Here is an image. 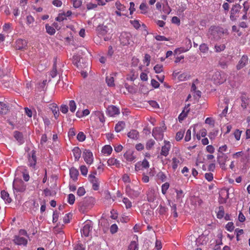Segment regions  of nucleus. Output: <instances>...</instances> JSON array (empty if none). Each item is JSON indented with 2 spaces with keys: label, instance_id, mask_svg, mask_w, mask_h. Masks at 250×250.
Returning a JSON list of instances; mask_svg holds the SVG:
<instances>
[{
  "label": "nucleus",
  "instance_id": "nucleus-48",
  "mask_svg": "<svg viewBox=\"0 0 250 250\" xmlns=\"http://www.w3.org/2000/svg\"><path fill=\"white\" fill-rule=\"evenodd\" d=\"M169 187V184L167 182H166L162 185V193L163 194H166L167 189Z\"/></svg>",
  "mask_w": 250,
  "mask_h": 250
},
{
  "label": "nucleus",
  "instance_id": "nucleus-12",
  "mask_svg": "<svg viewBox=\"0 0 250 250\" xmlns=\"http://www.w3.org/2000/svg\"><path fill=\"white\" fill-rule=\"evenodd\" d=\"M14 243L18 245L26 246L27 244V239L19 235L15 236L13 239Z\"/></svg>",
  "mask_w": 250,
  "mask_h": 250
},
{
  "label": "nucleus",
  "instance_id": "nucleus-41",
  "mask_svg": "<svg viewBox=\"0 0 250 250\" xmlns=\"http://www.w3.org/2000/svg\"><path fill=\"white\" fill-rule=\"evenodd\" d=\"M185 133V130H180L178 132H177L175 136V139L176 141H179L182 140L184 137Z\"/></svg>",
  "mask_w": 250,
  "mask_h": 250
},
{
  "label": "nucleus",
  "instance_id": "nucleus-26",
  "mask_svg": "<svg viewBox=\"0 0 250 250\" xmlns=\"http://www.w3.org/2000/svg\"><path fill=\"white\" fill-rule=\"evenodd\" d=\"M29 166L30 167H34L36 164V157L35 151L32 152V156L28 159Z\"/></svg>",
  "mask_w": 250,
  "mask_h": 250
},
{
  "label": "nucleus",
  "instance_id": "nucleus-3",
  "mask_svg": "<svg viewBox=\"0 0 250 250\" xmlns=\"http://www.w3.org/2000/svg\"><path fill=\"white\" fill-rule=\"evenodd\" d=\"M26 185L21 180L15 179L13 183L14 190L17 192H22L26 189Z\"/></svg>",
  "mask_w": 250,
  "mask_h": 250
},
{
  "label": "nucleus",
  "instance_id": "nucleus-63",
  "mask_svg": "<svg viewBox=\"0 0 250 250\" xmlns=\"http://www.w3.org/2000/svg\"><path fill=\"white\" fill-rule=\"evenodd\" d=\"M118 227L117 225L115 224L112 225L110 228V231L112 234H114V233H115L116 232H117L118 231Z\"/></svg>",
  "mask_w": 250,
  "mask_h": 250
},
{
  "label": "nucleus",
  "instance_id": "nucleus-18",
  "mask_svg": "<svg viewBox=\"0 0 250 250\" xmlns=\"http://www.w3.org/2000/svg\"><path fill=\"white\" fill-rule=\"evenodd\" d=\"M69 174L71 178L74 181H76L78 179L79 171L76 168L71 167L69 170Z\"/></svg>",
  "mask_w": 250,
  "mask_h": 250
},
{
  "label": "nucleus",
  "instance_id": "nucleus-59",
  "mask_svg": "<svg viewBox=\"0 0 250 250\" xmlns=\"http://www.w3.org/2000/svg\"><path fill=\"white\" fill-rule=\"evenodd\" d=\"M85 190L83 187H79L77 190V195L79 196H82L85 193Z\"/></svg>",
  "mask_w": 250,
  "mask_h": 250
},
{
  "label": "nucleus",
  "instance_id": "nucleus-19",
  "mask_svg": "<svg viewBox=\"0 0 250 250\" xmlns=\"http://www.w3.org/2000/svg\"><path fill=\"white\" fill-rule=\"evenodd\" d=\"M93 115H94L95 117H97L98 119L99 120L100 122L104 124L105 122V117L104 113L100 111H94L93 113Z\"/></svg>",
  "mask_w": 250,
  "mask_h": 250
},
{
  "label": "nucleus",
  "instance_id": "nucleus-47",
  "mask_svg": "<svg viewBox=\"0 0 250 250\" xmlns=\"http://www.w3.org/2000/svg\"><path fill=\"white\" fill-rule=\"evenodd\" d=\"M3 30L7 33L11 32V24L10 23H6L3 26Z\"/></svg>",
  "mask_w": 250,
  "mask_h": 250
},
{
  "label": "nucleus",
  "instance_id": "nucleus-28",
  "mask_svg": "<svg viewBox=\"0 0 250 250\" xmlns=\"http://www.w3.org/2000/svg\"><path fill=\"white\" fill-rule=\"evenodd\" d=\"M112 151V148L110 145L104 146L102 150V153L106 155H110Z\"/></svg>",
  "mask_w": 250,
  "mask_h": 250
},
{
  "label": "nucleus",
  "instance_id": "nucleus-55",
  "mask_svg": "<svg viewBox=\"0 0 250 250\" xmlns=\"http://www.w3.org/2000/svg\"><path fill=\"white\" fill-rule=\"evenodd\" d=\"M157 176L159 180H161L162 182H164L166 180L167 176L164 174V173L162 171L159 172L157 174Z\"/></svg>",
  "mask_w": 250,
  "mask_h": 250
},
{
  "label": "nucleus",
  "instance_id": "nucleus-62",
  "mask_svg": "<svg viewBox=\"0 0 250 250\" xmlns=\"http://www.w3.org/2000/svg\"><path fill=\"white\" fill-rule=\"evenodd\" d=\"M80 171L82 175L86 176L87 174L88 169L85 166H82L80 167Z\"/></svg>",
  "mask_w": 250,
  "mask_h": 250
},
{
  "label": "nucleus",
  "instance_id": "nucleus-43",
  "mask_svg": "<svg viewBox=\"0 0 250 250\" xmlns=\"http://www.w3.org/2000/svg\"><path fill=\"white\" fill-rule=\"evenodd\" d=\"M129 22L130 24L136 29H138L141 26L139 21L138 20H130Z\"/></svg>",
  "mask_w": 250,
  "mask_h": 250
},
{
  "label": "nucleus",
  "instance_id": "nucleus-36",
  "mask_svg": "<svg viewBox=\"0 0 250 250\" xmlns=\"http://www.w3.org/2000/svg\"><path fill=\"white\" fill-rule=\"evenodd\" d=\"M16 43H17V46H16L18 50H21L23 48L24 45H25L26 42L25 40H23L21 39H19L16 41Z\"/></svg>",
  "mask_w": 250,
  "mask_h": 250
},
{
  "label": "nucleus",
  "instance_id": "nucleus-58",
  "mask_svg": "<svg viewBox=\"0 0 250 250\" xmlns=\"http://www.w3.org/2000/svg\"><path fill=\"white\" fill-rule=\"evenodd\" d=\"M65 20H66V18L63 13L59 14L58 16L56 18V20L60 22L62 21Z\"/></svg>",
  "mask_w": 250,
  "mask_h": 250
},
{
  "label": "nucleus",
  "instance_id": "nucleus-34",
  "mask_svg": "<svg viewBox=\"0 0 250 250\" xmlns=\"http://www.w3.org/2000/svg\"><path fill=\"white\" fill-rule=\"evenodd\" d=\"M91 183L92 184V188L95 190H97L99 188V181L98 178L89 179Z\"/></svg>",
  "mask_w": 250,
  "mask_h": 250
},
{
  "label": "nucleus",
  "instance_id": "nucleus-40",
  "mask_svg": "<svg viewBox=\"0 0 250 250\" xmlns=\"http://www.w3.org/2000/svg\"><path fill=\"white\" fill-rule=\"evenodd\" d=\"M140 9L141 10V13L145 14L147 12L148 6L145 3H142L139 7Z\"/></svg>",
  "mask_w": 250,
  "mask_h": 250
},
{
  "label": "nucleus",
  "instance_id": "nucleus-10",
  "mask_svg": "<svg viewBox=\"0 0 250 250\" xmlns=\"http://www.w3.org/2000/svg\"><path fill=\"white\" fill-rule=\"evenodd\" d=\"M120 113V111L118 108L115 105H110L107 108V114L111 117L115 116Z\"/></svg>",
  "mask_w": 250,
  "mask_h": 250
},
{
  "label": "nucleus",
  "instance_id": "nucleus-31",
  "mask_svg": "<svg viewBox=\"0 0 250 250\" xmlns=\"http://www.w3.org/2000/svg\"><path fill=\"white\" fill-rule=\"evenodd\" d=\"M127 136L130 139L136 140L139 136V133L136 130H132L127 133Z\"/></svg>",
  "mask_w": 250,
  "mask_h": 250
},
{
  "label": "nucleus",
  "instance_id": "nucleus-29",
  "mask_svg": "<svg viewBox=\"0 0 250 250\" xmlns=\"http://www.w3.org/2000/svg\"><path fill=\"white\" fill-rule=\"evenodd\" d=\"M190 78V75L187 73H183L178 76V80L179 81L182 82L187 81Z\"/></svg>",
  "mask_w": 250,
  "mask_h": 250
},
{
  "label": "nucleus",
  "instance_id": "nucleus-61",
  "mask_svg": "<svg viewBox=\"0 0 250 250\" xmlns=\"http://www.w3.org/2000/svg\"><path fill=\"white\" fill-rule=\"evenodd\" d=\"M218 131L217 130H213V131L209 133L208 137L210 139H214L216 136L218 135Z\"/></svg>",
  "mask_w": 250,
  "mask_h": 250
},
{
  "label": "nucleus",
  "instance_id": "nucleus-45",
  "mask_svg": "<svg viewBox=\"0 0 250 250\" xmlns=\"http://www.w3.org/2000/svg\"><path fill=\"white\" fill-rule=\"evenodd\" d=\"M199 49L203 53H206L208 51V47L206 43H202L199 46Z\"/></svg>",
  "mask_w": 250,
  "mask_h": 250
},
{
  "label": "nucleus",
  "instance_id": "nucleus-50",
  "mask_svg": "<svg viewBox=\"0 0 250 250\" xmlns=\"http://www.w3.org/2000/svg\"><path fill=\"white\" fill-rule=\"evenodd\" d=\"M234 226L233 223L232 222H229L227 223L226 226V229L230 232L234 230Z\"/></svg>",
  "mask_w": 250,
  "mask_h": 250
},
{
  "label": "nucleus",
  "instance_id": "nucleus-1",
  "mask_svg": "<svg viewBox=\"0 0 250 250\" xmlns=\"http://www.w3.org/2000/svg\"><path fill=\"white\" fill-rule=\"evenodd\" d=\"M142 188L137 186L127 185L125 187L126 194L132 198L138 197L141 194Z\"/></svg>",
  "mask_w": 250,
  "mask_h": 250
},
{
  "label": "nucleus",
  "instance_id": "nucleus-60",
  "mask_svg": "<svg viewBox=\"0 0 250 250\" xmlns=\"http://www.w3.org/2000/svg\"><path fill=\"white\" fill-rule=\"evenodd\" d=\"M243 11L244 13H247L248 10L250 8V4L248 1H245L243 4Z\"/></svg>",
  "mask_w": 250,
  "mask_h": 250
},
{
  "label": "nucleus",
  "instance_id": "nucleus-32",
  "mask_svg": "<svg viewBox=\"0 0 250 250\" xmlns=\"http://www.w3.org/2000/svg\"><path fill=\"white\" fill-rule=\"evenodd\" d=\"M35 22L34 18L31 15H28L26 18V23L29 27H32Z\"/></svg>",
  "mask_w": 250,
  "mask_h": 250
},
{
  "label": "nucleus",
  "instance_id": "nucleus-11",
  "mask_svg": "<svg viewBox=\"0 0 250 250\" xmlns=\"http://www.w3.org/2000/svg\"><path fill=\"white\" fill-rule=\"evenodd\" d=\"M248 57L246 55H243L236 65L237 69L239 70L245 67L246 64L248 63Z\"/></svg>",
  "mask_w": 250,
  "mask_h": 250
},
{
  "label": "nucleus",
  "instance_id": "nucleus-42",
  "mask_svg": "<svg viewBox=\"0 0 250 250\" xmlns=\"http://www.w3.org/2000/svg\"><path fill=\"white\" fill-rule=\"evenodd\" d=\"M69 106L70 111L72 112H74L76 109V104L74 100H71L69 103Z\"/></svg>",
  "mask_w": 250,
  "mask_h": 250
},
{
  "label": "nucleus",
  "instance_id": "nucleus-30",
  "mask_svg": "<svg viewBox=\"0 0 250 250\" xmlns=\"http://www.w3.org/2000/svg\"><path fill=\"white\" fill-rule=\"evenodd\" d=\"M155 192L153 189L150 190L147 193V199L148 202H153L155 199Z\"/></svg>",
  "mask_w": 250,
  "mask_h": 250
},
{
  "label": "nucleus",
  "instance_id": "nucleus-46",
  "mask_svg": "<svg viewBox=\"0 0 250 250\" xmlns=\"http://www.w3.org/2000/svg\"><path fill=\"white\" fill-rule=\"evenodd\" d=\"M155 144V142L153 139H150L149 140L146 144V148L148 150L152 148V147L154 146V145Z\"/></svg>",
  "mask_w": 250,
  "mask_h": 250
},
{
  "label": "nucleus",
  "instance_id": "nucleus-53",
  "mask_svg": "<svg viewBox=\"0 0 250 250\" xmlns=\"http://www.w3.org/2000/svg\"><path fill=\"white\" fill-rule=\"evenodd\" d=\"M85 135L83 132H80L77 136V140L80 142H83L85 139Z\"/></svg>",
  "mask_w": 250,
  "mask_h": 250
},
{
  "label": "nucleus",
  "instance_id": "nucleus-17",
  "mask_svg": "<svg viewBox=\"0 0 250 250\" xmlns=\"http://www.w3.org/2000/svg\"><path fill=\"white\" fill-rule=\"evenodd\" d=\"M181 157L179 155L178 157H174L172 159V167L174 170L178 167V165L181 163Z\"/></svg>",
  "mask_w": 250,
  "mask_h": 250
},
{
  "label": "nucleus",
  "instance_id": "nucleus-33",
  "mask_svg": "<svg viewBox=\"0 0 250 250\" xmlns=\"http://www.w3.org/2000/svg\"><path fill=\"white\" fill-rule=\"evenodd\" d=\"M106 83L109 86H114L115 85L114 79L112 74L106 76Z\"/></svg>",
  "mask_w": 250,
  "mask_h": 250
},
{
  "label": "nucleus",
  "instance_id": "nucleus-64",
  "mask_svg": "<svg viewBox=\"0 0 250 250\" xmlns=\"http://www.w3.org/2000/svg\"><path fill=\"white\" fill-rule=\"evenodd\" d=\"M241 133H242V131H240L238 129H236L234 131V132L233 133L234 134V137H235V138L236 139V140L237 141H238V140H240V137H241Z\"/></svg>",
  "mask_w": 250,
  "mask_h": 250
},
{
  "label": "nucleus",
  "instance_id": "nucleus-2",
  "mask_svg": "<svg viewBox=\"0 0 250 250\" xmlns=\"http://www.w3.org/2000/svg\"><path fill=\"white\" fill-rule=\"evenodd\" d=\"M166 129L167 127L165 125L154 128L152 130L153 136L157 140L162 139L164 136V132Z\"/></svg>",
  "mask_w": 250,
  "mask_h": 250
},
{
  "label": "nucleus",
  "instance_id": "nucleus-5",
  "mask_svg": "<svg viewBox=\"0 0 250 250\" xmlns=\"http://www.w3.org/2000/svg\"><path fill=\"white\" fill-rule=\"evenodd\" d=\"M92 229V225L91 222L89 221L85 222L83 229L81 230L82 235L85 237L88 236Z\"/></svg>",
  "mask_w": 250,
  "mask_h": 250
},
{
  "label": "nucleus",
  "instance_id": "nucleus-27",
  "mask_svg": "<svg viewBox=\"0 0 250 250\" xmlns=\"http://www.w3.org/2000/svg\"><path fill=\"white\" fill-rule=\"evenodd\" d=\"M125 126V123L123 121H119L115 125V130L117 132H119L123 130Z\"/></svg>",
  "mask_w": 250,
  "mask_h": 250
},
{
  "label": "nucleus",
  "instance_id": "nucleus-49",
  "mask_svg": "<svg viewBox=\"0 0 250 250\" xmlns=\"http://www.w3.org/2000/svg\"><path fill=\"white\" fill-rule=\"evenodd\" d=\"M176 199L179 202L181 201L182 198L184 197V193L182 190H176Z\"/></svg>",
  "mask_w": 250,
  "mask_h": 250
},
{
  "label": "nucleus",
  "instance_id": "nucleus-13",
  "mask_svg": "<svg viewBox=\"0 0 250 250\" xmlns=\"http://www.w3.org/2000/svg\"><path fill=\"white\" fill-rule=\"evenodd\" d=\"M97 31L99 35L104 36L108 32L109 29L106 26L100 25L97 28Z\"/></svg>",
  "mask_w": 250,
  "mask_h": 250
},
{
  "label": "nucleus",
  "instance_id": "nucleus-23",
  "mask_svg": "<svg viewBox=\"0 0 250 250\" xmlns=\"http://www.w3.org/2000/svg\"><path fill=\"white\" fill-rule=\"evenodd\" d=\"M137 239V238H136ZM139 245L138 240L137 241H132L129 244L127 250H138Z\"/></svg>",
  "mask_w": 250,
  "mask_h": 250
},
{
  "label": "nucleus",
  "instance_id": "nucleus-24",
  "mask_svg": "<svg viewBox=\"0 0 250 250\" xmlns=\"http://www.w3.org/2000/svg\"><path fill=\"white\" fill-rule=\"evenodd\" d=\"M75 161H78L81 156V150L78 147H75L72 150Z\"/></svg>",
  "mask_w": 250,
  "mask_h": 250
},
{
  "label": "nucleus",
  "instance_id": "nucleus-25",
  "mask_svg": "<svg viewBox=\"0 0 250 250\" xmlns=\"http://www.w3.org/2000/svg\"><path fill=\"white\" fill-rule=\"evenodd\" d=\"M14 136L16 140L18 141L20 144H21L24 142L23 135L21 132L15 131L14 132Z\"/></svg>",
  "mask_w": 250,
  "mask_h": 250
},
{
  "label": "nucleus",
  "instance_id": "nucleus-52",
  "mask_svg": "<svg viewBox=\"0 0 250 250\" xmlns=\"http://www.w3.org/2000/svg\"><path fill=\"white\" fill-rule=\"evenodd\" d=\"M123 202L127 208H130L132 207V203L127 198L124 197Z\"/></svg>",
  "mask_w": 250,
  "mask_h": 250
},
{
  "label": "nucleus",
  "instance_id": "nucleus-51",
  "mask_svg": "<svg viewBox=\"0 0 250 250\" xmlns=\"http://www.w3.org/2000/svg\"><path fill=\"white\" fill-rule=\"evenodd\" d=\"M75 201V197L73 194L70 193L68 196V203L70 205H73Z\"/></svg>",
  "mask_w": 250,
  "mask_h": 250
},
{
  "label": "nucleus",
  "instance_id": "nucleus-16",
  "mask_svg": "<svg viewBox=\"0 0 250 250\" xmlns=\"http://www.w3.org/2000/svg\"><path fill=\"white\" fill-rule=\"evenodd\" d=\"M9 111V106L4 103L0 102V115H6L7 114Z\"/></svg>",
  "mask_w": 250,
  "mask_h": 250
},
{
  "label": "nucleus",
  "instance_id": "nucleus-21",
  "mask_svg": "<svg viewBox=\"0 0 250 250\" xmlns=\"http://www.w3.org/2000/svg\"><path fill=\"white\" fill-rule=\"evenodd\" d=\"M108 166H115L117 167H120V163L119 160L114 158H110L107 161Z\"/></svg>",
  "mask_w": 250,
  "mask_h": 250
},
{
  "label": "nucleus",
  "instance_id": "nucleus-54",
  "mask_svg": "<svg viewBox=\"0 0 250 250\" xmlns=\"http://www.w3.org/2000/svg\"><path fill=\"white\" fill-rule=\"evenodd\" d=\"M154 70H155V73H160L163 70V66L162 64H156L154 67Z\"/></svg>",
  "mask_w": 250,
  "mask_h": 250
},
{
  "label": "nucleus",
  "instance_id": "nucleus-14",
  "mask_svg": "<svg viewBox=\"0 0 250 250\" xmlns=\"http://www.w3.org/2000/svg\"><path fill=\"white\" fill-rule=\"evenodd\" d=\"M189 106V104H188L187 105H186L182 113L179 115L178 119L179 122H181L184 120L185 118L187 116L188 113L190 110Z\"/></svg>",
  "mask_w": 250,
  "mask_h": 250
},
{
  "label": "nucleus",
  "instance_id": "nucleus-35",
  "mask_svg": "<svg viewBox=\"0 0 250 250\" xmlns=\"http://www.w3.org/2000/svg\"><path fill=\"white\" fill-rule=\"evenodd\" d=\"M1 197L4 201L8 203H10L11 202V199L9 197V193L5 190L1 191Z\"/></svg>",
  "mask_w": 250,
  "mask_h": 250
},
{
  "label": "nucleus",
  "instance_id": "nucleus-38",
  "mask_svg": "<svg viewBox=\"0 0 250 250\" xmlns=\"http://www.w3.org/2000/svg\"><path fill=\"white\" fill-rule=\"evenodd\" d=\"M225 214L224 207L223 206H220L218 208V210L217 211V217L218 219H221L223 217Z\"/></svg>",
  "mask_w": 250,
  "mask_h": 250
},
{
  "label": "nucleus",
  "instance_id": "nucleus-56",
  "mask_svg": "<svg viewBox=\"0 0 250 250\" xmlns=\"http://www.w3.org/2000/svg\"><path fill=\"white\" fill-rule=\"evenodd\" d=\"M73 6L75 8L80 7L82 4V1L81 0H72Z\"/></svg>",
  "mask_w": 250,
  "mask_h": 250
},
{
  "label": "nucleus",
  "instance_id": "nucleus-57",
  "mask_svg": "<svg viewBox=\"0 0 250 250\" xmlns=\"http://www.w3.org/2000/svg\"><path fill=\"white\" fill-rule=\"evenodd\" d=\"M241 106L243 109H246L248 105V100L245 97H242L241 99Z\"/></svg>",
  "mask_w": 250,
  "mask_h": 250
},
{
  "label": "nucleus",
  "instance_id": "nucleus-20",
  "mask_svg": "<svg viewBox=\"0 0 250 250\" xmlns=\"http://www.w3.org/2000/svg\"><path fill=\"white\" fill-rule=\"evenodd\" d=\"M124 156L127 161L129 162H132L135 159L133 152L131 150L127 151L124 154Z\"/></svg>",
  "mask_w": 250,
  "mask_h": 250
},
{
  "label": "nucleus",
  "instance_id": "nucleus-9",
  "mask_svg": "<svg viewBox=\"0 0 250 250\" xmlns=\"http://www.w3.org/2000/svg\"><path fill=\"white\" fill-rule=\"evenodd\" d=\"M228 157L227 154L222 153L218 155L217 156V162L219 164L220 167L223 169H226L225 163L228 160Z\"/></svg>",
  "mask_w": 250,
  "mask_h": 250
},
{
  "label": "nucleus",
  "instance_id": "nucleus-15",
  "mask_svg": "<svg viewBox=\"0 0 250 250\" xmlns=\"http://www.w3.org/2000/svg\"><path fill=\"white\" fill-rule=\"evenodd\" d=\"M49 108L51 110L54 114L55 119H57L59 116V109L57 104H51L49 105Z\"/></svg>",
  "mask_w": 250,
  "mask_h": 250
},
{
  "label": "nucleus",
  "instance_id": "nucleus-44",
  "mask_svg": "<svg viewBox=\"0 0 250 250\" xmlns=\"http://www.w3.org/2000/svg\"><path fill=\"white\" fill-rule=\"evenodd\" d=\"M50 75L52 78H55L57 75V65L54 63L52 70L50 72Z\"/></svg>",
  "mask_w": 250,
  "mask_h": 250
},
{
  "label": "nucleus",
  "instance_id": "nucleus-7",
  "mask_svg": "<svg viewBox=\"0 0 250 250\" xmlns=\"http://www.w3.org/2000/svg\"><path fill=\"white\" fill-rule=\"evenodd\" d=\"M171 148V144L169 141H164V145L162 146L160 155L165 157L169 154V150Z\"/></svg>",
  "mask_w": 250,
  "mask_h": 250
},
{
  "label": "nucleus",
  "instance_id": "nucleus-8",
  "mask_svg": "<svg viewBox=\"0 0 250 250\" xmlns=\"http://www.w3.org/2000/svg\"><path fill=\"white\" fill-rule=\"evenodd\" d=\"M83 157L87 164L91 165L93 163V154L90 150L85 149L83 153Z\"/></svg>",
  "mask_w": 250,
  "mask_h": 250
},
{
  "label": "nucleus",
  "instance_id": "nucleus-6",
  "mask_svg": "<svg viewBox=\"0 0 250 250\" xmlns=\"http://www.w3.org/2000/svg\"><path fill=\"white\" fill-rule=\"evenodd\" d=\"M241 9V6L238 3L234 4L230 10V18L231 20H235L236 14H238Z\"/></svg>",
  "mask_w": 250,
  "mask_h": 250
},
{
  "label": "nucleus",
  "instance_id": "nucleus-22",
  "mask_svg": "<svg viewBox=\"0 0 250 250\" xmlns=\"http://www.w3.org/2000/svg\"><path fill=\"white\" fill-rule=\"evenodd\" d=\"M221 74L219 72H216L215 74L213 75L214 83L216 84H220L221 83H223L225 81V79H219V78H221Z\"/></svg>",
  "mask_w": 250,
  "mask_h": 250
},
{
  "label": "nucleus",
  "instance_id": "nucleus-37",
  "mask_svg": "<svg viewBox=\"0 0 250 250\" xmlns=\"http://www.w3.org/2000/svg\"><path fill=\"white\" fill-rule=\"evenodd\" d=\"M226 45L224 44H216L214 46L215 51L218 53L224 51Z\"/></svg>",
  "mask_w": 250,
  "mask_h": 250
},
{
  "label": "nucleus",
  "instance_id": "nucleus-39",
  "mask_svg": "<svg viewBox=\"0 0 250 250\" xmlns=\"http://www.w3.org/2000/svg\"><path fill=\"white\" fill-rule=\"evenodd\" d=\"M45 29L46 32L50 35H54L56 32L55 29L54 27L49 25L48 24H46L45 25Z\"/></svg>",
  "mask_w": 250,
  "mask_h": 250
},
{
  "label": "nucleus",
  "instance_id": "nucleus-4",
  "mask_svg": "<svg viewBox=\"0 0 250 250\" xmlns=\"http://www.w3.org/2000/svg\"><path fill=\"white\" fill-rule=\"evenodd\" d=\"M120 41L123 45H127L132 42L131 35L128 32H123L120 37Z\"/></svg>",
  "mask_w": 250,
  "mask_h": 250
}]
</instances>
